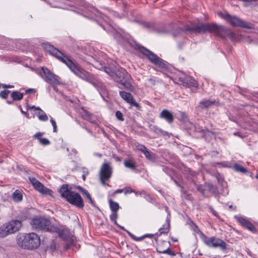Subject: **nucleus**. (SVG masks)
Returning a JSON list of instances; mask_svg holds the SVG:
<instances>
[{
	"mask_svg": "<svg viewBox=\"0 0 258 258\" xmlns=\"http://www.w3.org/2000/svg\"><path fill=\"white\" fill-rule=\"evenodd\" d=\"M178 81L183 86L185 87H198L197 81L190 77H179Z\"/></svg>",
	"mask_w": 258,
	"mask_h": 258,
	"instance_id": "nucleus-15",
	"label": "nucleus"
},
{
	"mask_svg": "<svg viewBox=\"0 0 258 258\" xmlns=\"http://www.w3.org/2000/svg\"><path fill=\"white\" fill-rule=\"evenodd\" d=\"M109 203L111 210L112 212H117L119 208L118 204L113 202L111 199L109 200Z\"/></svg>",
	"mask_w": 258,
	"mask_h": 258,
	"instance_id": "nucleus-26",
	"label": "nucleus"
},
{
	"mask_svg": "<svg viewBox=\"0 0 258 258\" xmlns=\"http://www.w3.org/2000/svg\"><path fill=\"white\" fill-rule=\"evenodd\" d=\"M234 135H235V136H239V137H241V138H242V137L241 136H240V135H239V133H234Z\"/></svg>",
	"mask_w": 258,
	"mask_h": 258,
	"instance_id": "nucleus-55",
	"label": "nucleus"
},
{
	"mask_svg": "<svg viewBox=\"0 0 258 258\" xmlns=\"http://www.w3.org/2000/svg\"><path fill=\"white\" fill-rule=\"evenodd\" d=\"M12 198L14 202H20L23 199V195L21 191L16 190L12 195Z\"/></svg>",
	"mask_w": 258,
	"mask_h": 258,
	"instance_id": "nucleus-21",
	"label": "nucleus"
},
{
	"mask_svg": "<svg viewBox=\"0 0 258 258\" xmlns=\"http://www.w3.org/2000/svg\"><path fill=\"white\" fill-rule=\"evenodd\" d=\"M136 148L138 150L141 151L143 153L144 152H145V150L147 149L145 146L139 144L136 145Z\"/></svg>",
	"mask_w": 258,
	"mask_h": 258,
	"instance_id": "nucleus-35",
	"label": "nucleus"
},
{
	"mask_svg": "<svg viewBox=\"0 0 258 258\" xmlns=\"http://www.w3.org/2000/svg\"><path fill=\"white\" fill-rule=\"evenodd\" d=\"M42 70L46 78V82L52 85H56L60 83V78L58 76L53 74L47 68H42Z\"/></svg>",
	"mask_w": 258,
	"mask_h": 258,
	"instance_id": "nucleus-12",
	"label": "nucleus"
},
{
	"mask_svg": "<svg viewBox=\"0 0 258 258\" xmlns=\"http://www.w3.org/2000/svg\"><path fill=\"white\" fill-rule=\"evenodd\" d=\"M198 190L203 195H205V189L202 185H199L198 187Z\"/></svg>",
	"mask_w": 258,
	"mask_h": 258,
	"instance_id": "nucleus-42",
	"label": "nucleus"
},
{
	"mask_svg": "<svg viewBox=\"0 0 258 258\" xmlns=\"http://www.w3.org/2000/svg\"><path fill=\"white\" fill-rule=\"evenodd\" d=\"M2 250H3V249L1 247H0V251Z\"/></svg>",
	"mask_w": 258,
	"mask_h": 258,
	"instance_id": "nucleus-61",
	"label": "nucleus"
},
{
	"mask_svg": "<svg viewBox=\"0 0 258 258\" xmlns=\"http://www.w3.org/2000/svg\"><path fill=\"white\" fill-rule=\"evenodd\" d=\"M208 189L213 193H215L216 191V188L212 184L209 183L207 184Z\"/></svg>",
	"mask_w": 258,
	"mask_h": 258,
	"instance_id": "nucleus-37",
	"label": "nucleus"
},
{
	"mask_svg": "<svg viewBox=\"0 0 258 258\" xmlns=\"http://www.w3.org/2000/svg\"><path fill=\"white\" fill-rule=\"evenodd\" d=\"M31 224L34 229H48L50 222L46 218L41 217H35L32 219Z\"/></svg>",
	"mask_w": 258,
	"mask_h": 258,
	"instance_id": "nucleus-9",
	"label": "nucleus"
},
{
	"mask_svg": "<svg viewBox=\"0 0 258 258\" xmlns=\"http://www.w3.org/2000/svg\"><path fill=\"white\" fill-rule=\"evenodd\" d=\"M122 229H124V228L123 227H120Z\"/></svg>",
	"mask_w": 258,
	"mask_h": 258,
	"instance_id": "nucleus-63",
	"label": "nucleus"
},
{
	"mask_svg": "<svg viewBox=\"0 0 258 258\" xmlns=\"http://www.w3.org/2000/svg\"><path fill=\"white\" fill-rule=\"evenodd\" d=\"M124 164L126 167L130 168L131 169L134 170L136 169V168L135 162L133 160H125L124 161Z\"/></svg>",
	"mask_w": 258,
	"mask_h": 258,
	"instance_id": "nucleus-25",
	"label": "nucleus"
},
{
	"mask_svg": "<svg viewBox=\"0 0 258 258\" xmlns=\"http://www.w3.org/2000/svg\"><path fill=\"white\" fill-rule=\"evenodd\" d=\"M147 82L148 84H147V86L148 87H152L153 86L155 85L156 83V80L153 78H150L148 79Z\"/></svg>",
	"mask_w": 258,
	"mask_h": 258,
	"instance_id": "nucleus-31",
	"label": "nucleus"
},
{
	"mask_svg": "<svg viewBox=\"0 0 258 258\" xmlns=\"http://www.w3.org/2000/svg\"><path fill=\"white\" fill-rule=\"evenodd\" d=\"M39 141L41 145L46 146L50 144L49 141L46 138H39Z\"/></svg>",
	"mask_w": 258,
	"mask_h": 258,
	"instance_id": "nucleus-33",
	"label": "nucleus"
},
{
	"mask_svg": "<svg viewBox=\"0 0 258 258\" xmlns=\"http://www.w3.org/2000/svg\"><path fill=\"white\" fill-rule=\"evenodd\" d=\"M11 96L14 100H21L23 97V94L19 92H13Z\"/></svg>",
	"mask_w": 258,
	"mask_h": 258,
	"instance_id": "nucleus-27",
	"label": "nucleus"
},
{
	"mask_svg": "<svg viewBox=\"0 0 258 258\" xmlns=\"http://www.w3.org/2000/svg\"><path fill=\"white\" fill-rule=\"evenodd\" d=\"M191 226L192 227V228L194 231H195L197 233L200 232V231L199 229L198 226L196 225H195L194 223H192Z\"/></svg>",
	"mask_w": 258,
	"mask_h": 258,
	"instance_id": "nucleus-41",
	"label": "nucleus"
},
{
	"mask_svg": "<svg viewBox=\"0 0 258 258\" xmlns=\"http://www.w3.org/2000/svg\"><path fill=\"white\" fill-rule=\"evenodd\" d=\"M140 50L141 52L146 55L153 63L157 65L161 69L167 68V64L166 62L157 56L153 52L144 47L141 48Z\"/></svg>",
	"mask_w": 258,
	"mask_h": 258,
	"instance_id": "nucleus-6",
	"label": "nucleus"
},
{
	"mask_svg": "<svg viewBox=\"0 0 258 258\" xmlns=\"http://www.w3.org/2000/svg\"><path fill=\"white\" fill-rule=\"evenodd\" d=\"M184 30L199 33L212 32L218 36L219 35L220 31H224L223 26L209 23L202 24L194 26H186L184 27Z\"/></svg>",
	"mask_w": 258,
	"mask_h": 258,
	"instance_id": "nucleus-4",
	"label": "nucleus"
},
{
	"mask_svg": "<svg viewBox=\"0 0 258 258\" xmlns=\"http://www.w3.org/2000/svg\"><path fill=\"white\" fill-rule=\"evenodd\" d=\"M11 234L19 231L22 226V221L18 220H12L6 223Z\"/></svg>",
	"mask_w": 258,
	"mask_h": 258,
	"instance_id": "nucleus-13",
	"label": "nucleus"
},
{
	"mask_svg": "<svg viewBox=\"0 0 258 258\" xmlns=\"http://www.w3.org/2000/svg\"><path fill=\"white\" fill-rule=\"evenodd\" d=\"M43 134L41 133H37L34 135V138H37L39 140V138H41L40 137L42 136Z\"/></svg>",
	"mask_w": 258,
	"mask_h": 258,
	"instance_id": "nucleus-46",
	"label": "nucleus"
},
{
	"mask_svg": "<svg viewBox=\"0 0 258 258\" xmlns=\"http://www.w3.org/2000/svg\"><path fill=\"white\" fill-rule=\"evenodd\" d=\"M104 71L108 74L109 76H110L112 78V75H114V70L113 71H112V70L108 67H104Z\"/></svg>",
	"mask_w": 258,
	"mask_h": 258,
	"instance_id": "nucleus-36",
	"label": "nucleus"
},
{
	"mask_svg": "<svg viewBox=\"0 0 258 258\" xmlns=\"http://www.w3.org/2000/svg\"><path fill=\"white\" fill-rule=\"evenodd\" d=\"M118 215L117 212H112V213L110 216L111 220L115 224H117L116 219L117 218Z\"/></svg>",
	"mask_w": 258,
	"mask_h": 258,
	"instance_id": "nucleus-32",
	"label": "nucleus"
},
{
	"mask_svg": "<svg viewBox=\"0 0 258 258\" xmlns=\"http://www.w3.org/2000/svg\"><path fill=\"white\" fill-rule=\"evenodd\" d=\"M122 191H123V189H118L114 191V194H120V193L122 192Z\"/></svg>",
	"mask_w": 258,
	"mask_h": 258,
	"instance_id": "nucleus-48",
	"label": "nucleus"
},
{
	"mask_svg": "<svg viewBox=\"0 0 258 258\" xmlns=\"http://www.w3.org/2000/svg\"><path fill=\"white\" fill-rule=\"evenodd\" d=\"M38 117L40 120L46 121L48 119L47 115L42 110L40 111L38 113Z\"/></svg>",
	"mask_w": 258,
	"mask_h": 258,
	"instance_id": "nucleus-30",
	"label": "nucleus"
},
{
	"mask_svg": "<svg viewBox=\"0 0 258 258\" xmlns=\"http://www.w3.org/2000/svg\"><path fill=\"white\" fill-rule=\"evenodd\" d=\"M26 92L27 93H34V92H35V90L33 89H29L28 90L26 91Z\"/></svg>",
	"mask_w": 258,
	"mask_h": 258,
	"instance_id": "nucleus-47",
	"label": "nucleus"
},
{
	"mask_svg": "<svg viewBox=\"0 0 258 258\" xmlns=\"http://www.w3.org/2000/svg\"><path fill=\"white\" fill-rule=\"evenodd\" d=\"M29 180L34 188L42 194L50 196L52 195L53 192L51 190L44 187L40 182H39L34 177H30Z\"/></svg>",
	"mask_w": 258,
	"mask_h": 258,
	"instance_id": "nucleus-11",
	"label": "nucleus"
},
{
	"mask_svg": "<svg viewBox=\"0 0 258 258\" xmlns=\"http://www.w3.org/2000/svg\"><path fill=\"white\" fill-rule=\"evenodd\" d=\"M181 115H183V114H184V113H183V112H181Z\"/></svg>",
	"mask_w": 258,
	"mask_h": 258,
	"instance_id": "nucleus-64",
	"label": "nucleus"
},
{
	"mask_svg": "<svg viewBox=\"0 0 258 258\" xmlns=\"http://www.w3.org/2000/svg\"><path fill=\"white\" fill-rule=\"evenodd\" d=\"M233 168L235 171L237 172L245 173L247 171V170L245 168L243 167L242 165L238 164H234L233 166Z\"/></svg>",
	"mask_w": 258,
	"mask_h": 258,
	"instance_id": "nucleus-28",
	"label": "nucleus"
},
{
	"mask_svg": "<svg viewBox=\"0 0 258 258\" xmlns=\"http://www.w3.org/2000/svg\"><path fill=\"white\" fill-rule=\"evenodd\" d=\"M119 95L120 97L126 102L137 107L139 106V103L135 101L133 96L131 93L122 91L119 92Z\"/></svg>",
	"mask_w": 258,
	"mask_h": 258,
	"instance_id": "nucleus-16",
	"label": "nucleus"
},
{
	"mask_svg": "<svg viewBox=\"0 0 258 258\" xmlns=\"http://www.w3.org/2000/svg\"><path fill=\"white\" fill-rule=\"evenodd\" d=\"M218 15L220 17L227 21L233 26L246 27V23L235 16H230L228 14H223L221 12L218 13Z\"/></svg>",
	"mask_w": 258,
	"mask_h": 258,
	"instance_id": "nucleus-10",
	"label": "nucleus"
},
{
	"mask_svg": "<svg viewBox=\"0 0 258 258\" xmlns=\"http://www.w3.org/2000/svg\"><path fill=\"white\" fill-rule=\"evenodd\" d=\"M169 231V223L168 222V223L163 226L162 228H161L159 229V233L160 234H167L168 233Z\"/></svg>",
	"mask_w": 258,
	"mask_h": 258,
	"instance_id": "nucleus-29",
	"label": "nucleus"
},
{
	"mask_svg": "<svg viewBox=\"0 0 258 258\" xmlns=\"http://www.w3.org/2000/svg\"><path fill=\"white\" fill-rule=\"evenodd\" d=\"M16 241L18 245L25 249H35L40 244V237L34 232L19 234L17 236Z\"/></svg>",
	"mask_w": 258,
	"mask_h": 258,
	"instance_id": "nucleus-2",
	"label": "nucleus"
},
{
	"mask_svg": "<svg viewBox=\"0 0 258 258\" xmlns=\"http://www.w3.org/2000/svg\"><path fill=\"white\" fill-rule=\"evenodd\" d=\"M10 92L9 90H4L0 93V96L3 98H7L8 96L9 93Z\"/></svg>",
	"mask_w": 258,
	"mask_h": 258,
	"instance_id": "nucleus-34",
	"label": "nucleus"
},
{
	"mask_svg": "<svg viewBox=\"0 0 258 258\" xmlns=\"http://www.w3.org/2000/svg\"><path fill=\"white\" fill-rule=\"evenodd\" d=\"M150 129L151 131L154 132L157 134H161L163 135H166L167 134V132L163 131L155 125H150Z\"/></svg>",
	"mask_w": 258,
	"mask_h": 258,
	"instance_id": "nucleus-24",
	"label": "nucleus"
},
{
	"mask_svg": "<svg viewBox=\"0 0 258 258\" xmlns=\"http://www.w3.org/2000/svg\"><path fill=\"white\" fill-rule=\"evenodd\" d=\"M144 154L146 156V157L149 160L154 161L156 160V156L155 155L152 153V152L150 151L149 150L147 149L145 152H144Z\"/></svg>",
	"mask_w": 258,
	"mask_h": 258,
	"instance_id": "nucleus-23",
	"label": "nucleus"
},
{
	"mask_svg": "<svg viewBox=\"0 0 258 258\" xmlns=\"http://www.w3.org/2000/svg\"><path fill=\"white\" fill-rule=\"evenodd\" d=\"M85 197H86V198L89 200V203H90L91 205H94V202H93V200H92V198H91V197L90 195V194H88V195H87V196H85Z\"/></svg>",
	"mask_w": 258,
	"mask_h": 258,
	"instance_id": "nucleus-43",
	"label": "nucleus"
},
{
	"mask_svg": "<svg viewBox=\"0 0 258 258\" xmlns=\"http://www.w3.org/2000/svg\"><path fill=\"white\" fill-rule=\"evenodd\" d=\"M214 102L209 100H202L200 102L199 107L201 109L207 108L214 104Z\"/></svg>",
	"mask_w": 258,
	"mask_h": 258,
	"instance_id": "nucleus-22",
	"label": "nucleus"
},
{
	"mask_svg": "<svg viewBox=\"0 0 258 258\" xmlns=\"http://www.w3.org/2000/svg\"><path fill=\"white\" fill-rule=\"evenodd\" d=\"M127 233H128V234L134 239L136 240H141L142 239V237H140V238H136L133 234H132L131 232H127Z\"/></svg>",
	"mask_w": 258,
	"mask_h": 258,
	"instance_id": "nucleus-44",
	"label": "nucleus"
},
{
	"mask_svg": "<svg viewBox=\"0 0 258 258\" xmlns=\"http://www.w3.org/2000/svg\"><path fill=\"white\" fill-rule=\"evenodd\" d=\"M3 87L5 88H13V86H11V85H3Z\"/></svg>",
	"mask_w": 258,
	"mask_h": 258,
	"instance_id": "nucleus-53",
	"label": "nucleus"
},
{
	"mask_svg": "<svg viewBox=\"0 0 258 258\" xmlns=\"http://www.w3.org/2000/svg\"><path fill=\"white\" fill-rule=\"evenodd\" d=\"M112 173V168L109 163H104L101 166L99 173L100 179L102 184H106V181L110 179Z\"/></svg>",
	"mask_w": 258,
	"mask_h": 258,
	"instance_id": "nucleus-8",
	"label": "nucleus"
},
{
	"mask_svg": "<svg viewBox=\"0 0 258 258\" xmlns=\"http://www.w3.org/2000/svg\"><path fill=\"white\" fill-rule=\"evenodd\" d=\"M31 109H35L36 110H40L41 111V109L39 107H36L35 106H33L32 107H31Z\"/></svg>",
	"mask_w": 258,
	"mask_h": 258,
	"instance_id": "nucleus-51",
	"label": "nucleus"
},
{
	"mask_svg": "<svg viewBox=\"0 0 258 258\" xmlns=\"http://www.w3.org/2000/svg\"><path fill=\"white\" fill-rule=\"evenodd\" d=\"M237 220L238 222L243 226L246 228L248 230L251 231H254L255 228L253 226V225L246 219L241 217H236Z\"/></svg>",
	"mask_w": 258,
	"mask_h": 258,
	"instance_id": "nucleus-18",
	"label": "nucleus"
},
{
	"mask_svg": "<svg viewBox=\"0 0 258 258\" xmlns=\"http://www.w3.org/2000/svg\"><path fill=\"white\" fill-rule=\"evenodd\" d=\"M82 177H83V180L85 181V179H86L85 175H83Z\"/></svg>",
	"mask_w": 258,
	"mask_h": 258,
	"instance_id": "nucleus-57",
	"label": "nucleus"
},
{
	"mask_svg": "<svg viewBox=\"0 0 258 258\" xmlns=\"http://www.w3.org/2000/svg\"><path fill=\"white\" fill-rule=\"evenodd\" d=\"M212 213L216 216H217V213L213 209H211Z\"/></svg>",
	"mask_w": 258,
	"mask_h": 258,
	"instance_id": "nucleus-54",
	"label": "nucleus"
},
{
	"mask_svg": "<svg viewBox=\"0 0 258 258\" xmlns=\"http://www.w3.org/2000/svg\"><path fill=\"white\" fill-rule=\"evenodd\" d=\"M255 177L256 178L258 179V174L256 175Z\"/></svg>",
	"mask_w": 258,
	"mask_h": 258,
	"instance_id": "nucleus-60",
	"label": "nucleus"
},
{
	"mask_svg": "<svg viewBox=\"0 0 258 258\" xmlns=\"http://www.w3.org/2000/svg\"><path fill=\"white\" fill-rule=\"evenodd\" d=\"M201 238L203 241L209 247H219L224 249L226 248V243L222 240L215 237H208L203 233H201Z\"/></svg>",
	"mask_w": 258,
	"mask_h": 258,
	"instance_id": "nucleus-7",
	"label": "nucleus"
},
{
	"mask_svg": "<svg viewBox=\"0 0 258 258\" xmlns=\"http://www.w3.org/2000/svg\"><path fill=\"white\" fill-rule=\"evenodd\" d=\"M112 75V79L116 82L121 84L124 88L132 92L135 91V88L132 85L133 79L124 70L115 69L114 75Z\"/></svg>",
	"mask_w": 258,
	"mask_h": 258,
	"instance_id": "nucleus-5",
	"label": "nucleus"
},
{
	"mask_svg": "<svg viewBox=\"0 0 258 258\" xmlns=\"http://www.w3.org/2000/svg\"><path fill=\"white\" fill-rule=\"evenodd\" d=\"M51 248H54V249L55 248V245H54V244H51Z\"/></svg>",
	"mask_w": 258,
	"mask_h": 258,
	"instance_id": "nucleus-56",
	"label": "nucleus"
},
{
	"mask_svg": "<svg viewBox=\"0 0 258 258\" xmlns=\"http://www.w3.org/2000/svg\"><path fill=\"white\" fill-rule=\"evenodd\" d=\"M81 191L83 193V195L85 196H87L88 194H89L88 191L87 190L84 189L83 188H81Z\"/></svg>",
	"mask_w": 258,
	"mask_h": 258,
	"instance_id": "nucleus-45",
	"label": "nucleus"
},
{
	"mask_svg": "<svg viewBox=\"0 0 258 258\" xmlns=\"http://www.w3.org/2000/svg\"><path fill=\"white\" fill-rule=\"evenodd\" d=\"M84 112H85V115H86V116L85 117V118H86V119L89 118L90 117V116H89V115L88 112L87 111H86V110H85V111H84Z\"/></svg>",
	"mask_w": 258,
	"mask_h": 258,
	"instance_id": "nucleus-52",
	"label": "nucleus"
},
{
	"mask_svg": "<svg viewBox=\"0 0 258 258\" xmlns=\"http://www.w3.org/2000/svg\"><path fill=\"white\" fill-rule=\"evenodd\" d=\"M160 117L166 120L169 123L173 121V116L168 110L164 109L160 114Z\"/></svg>",
	"mask_w": 258,
	"mask_h": 258,
	"instance_id": "nucleus-19",
	"label": "nucleus"
},
{
	"mask_svg": "<svg viewBox=\"0 0 258 258\" xmlns=\"http://www.w3.org/2000/svg\"><path fill=\"white\" fill-rule=\"evenodd\" d=\"M10 234H11V233L10 232L6 223L2 225L1 226H0L1 238H5Z\"/></svg>",
	"mask_w": 258,
	"mask_h": 258,
	"instance_id": "nucleus-20",
	"label": "nucleus"
},
{
	"mask_svg": "<svg viewBox=\"0 0 258 258\" xmlns=\"http://www.w3.org/2000/svg\"><path fill=\"white\" fill-rule=\"evenodd\" d=\"M44 48L51 55L55 56L58 59L64 63L70 68V69L80 78L87 81H89L91 79V76L89 73L83 70L80 69L72 61L70 58L64 55V54L60 51L58 49L48 44H44Z\"/></svg>",
	"mask_w": 258,
	"mask_h": 258,
	"instance_id": "nucleus-1",
	"label": "nucleus"
},
{
	"mask_svg": "<svg viewBox=\"0 0 258 258\" xmlns=\"http://www.w3.org/2000/svg\"><path fill=\"white\" fill-rule=\"evenodd\" d=\"M244 2V5L245 6H248V5L252 4V2L255 1V0H241Z\"/></svg>",
	"mask_w": 258,
	"mask_h": 258,
	"instance_id": "nucleus-40",
	"label": "nucleus"
},
{
	"mask_svg": "<svg viewBox=\"0 0 258 258\" xmlns=\"http://www.w3.org/2000/svg\"><path fill=\"white\" fill-rule=\"evenodd\" d=\"M216 177L219 183H221L223 181V179L222 178L218 176H217Z\"/></svg>",
	"mask_w": 258,
	"mask_h": 258,
	"instance_id": "nucleus-49",
	"label": "nucleus"
},
{
	"mask_svg": "<svg viewBox=\"0 0 258 258\" xmlns=\"http://www.w3.org/2000/svg\"><path fill=\"white\" fill-rule=\"evenodd\" d=\"M21 112L24 114H27V113L24 111H23L22 110H21Z\"/></svg>",
	"mask_w": 258,
	"mask_h": 258,
	"instance_id": "nucleus-58",
	"label": "nucleus"
},
{
	"mask_svg": "<svg viewBox=\"0 0 258 258\" xmlns=\"http://www.w3.org/2000/svg\"><path fill=\"white\" fill-rule=\"evenodd\" d=\"M157 251L159 253H165L174 256L175 253L169 248V243L167 241H163L157 247Z\"/></svg>",
	"mask_w": 258,
	"mask_h": 258,
	"instance_id": "nucleus-14",
	"label": "nucleus"
},
{
	"mask_svg": "<svg viewBox=\"0 0 258 258\" xmlns=\"http://www.w3.org/2000/svg\"><path fill=\"white\" fill-rule=\"evenodd\" d=\"M115 116L116 117V118L120 120H121V121H123L124 120L123 118V116H122V113L119 111H117L115 113Z\"/></svg>",
	"mask_w": 258,
	"mask_h": 258,
	"instance_id": "nucleus-38",
	"label": "nucleus"
},
{
	"mask_svg": "<svg viewBox=\"0 0 258 258\" xmlns=\"http://www.w3.org/2000/svg\"><path fill=\"white\" fill-rule=\"evenodd\" d=\"M50 122L53 126V132H57V126L56 123L54 120H53L52 118L50 119Z\"/></svg>",
	"mask_w": 258,
	"mask_h": 258,
	"instance_id": "nucleus-39",
	"label": "nucleus"
},
{
	"mask_svg": "<svg viewBox=\"0 0 258 258\" xmlns=\"http://www.w3.org/2000/svg\"><path fill=\"white\" fill-rule=\"evenodd\" d=\"M223 28L224 31H220L219 36L221 37H228L232 40H235L237 39V35L233 32L224 26H223Z\"/></svg>",
	"mask_w": 258,
	"mask_h": 258,
	"instance_id": "nucleus-17",
	"label": "nucleus"
},
{
	"mask_svg": "<svg viewBox=\"0 0 258 258\" xmlns=\"http://www.w3.org/2000/svg\"><path fill=\"white\" fill-rule=\"evenodd\" d=\"M131 192H135V191L133 189H131V190H126L124 193L125 195H126L128 193H131Z\"/></svg>",
	"mask_w": 258,
	"mask_h": 258,
	"instance_id": "nucleus-50",
	"label": "nucleus"
},
{
	"mask_svg": "<svg viewBox=\"0 0 258 258\" xmlns=\"http://www.w3.org/2000/svg\"><path fill=\"white\" fill-rule=\"evenodd\" d=\"M81 188H82V187H80V186H79V187H78V189H80V190L81 191Z\"/></svg>",
	"mask_w": 258,
	"mask_h": 258,
	"instance_id": "nucleus-59",
	"label": "nucleus"
},
{
	"mask_svg": "<svg viewBox=\"0 0 258 258\" xmlns=\"http://www.w3.org/2000/svg\"><path fill=\"white\" fill-rule=\"evenodd\" d=\"M73 152H76V150L75 149L73 150Z\"/></svg>",
	"mask_w": 258,
	"mask_h": 258,
	"instance_id": "nucleus-62",
	"label": "nucleus"
},
{
	"mask_svg": "<svg viewBox=\"0 0 258 258\" xmlns=\"http://www.w3.org/2000/svg\"><path fill=\"white\" fill-rule=\"evenodd\" d=\"M59 192L70 204L79 208L84 207V205L81 196L79 194L69 189L68 185L63 184L60 188Z\"/></svg>",
	"mask_w": 258,
	"mask_h": 258,
	"instance_id": "nucleus-3",
	"label": "nucleus"
}]
</instances>
